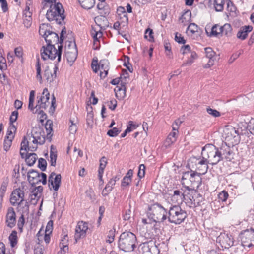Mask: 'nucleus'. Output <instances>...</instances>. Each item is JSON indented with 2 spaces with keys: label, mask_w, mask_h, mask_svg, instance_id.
Returning <instances> with one entry per match:
<instances>
[{
  "label": "nucleus",
  "mask_w": 254,
  "mask_h": 254,
  "mask_svg": "<svg viewBox=\"0 0 254 254\" xmlns=\"http://www.w3.org/2000/svg\"><path fill=\"white\" fill-rule=\"evenodd\" d=\"M220 27L218 24L213 25L211 28V31L209 33L207 31L208 28H206L205 30L207 34L210 37H217L219 35H222V31L220 29Z\"/></svg>",
  "instance_id": "obj_31"
},
{
  "label": "nucleus",
  "mask_w": 254,
  "mask_h": 254,
  "mask_svg": "<svg viewBox=\"0 0 254 254\" xmlns=\"http://www.w3.org/2000/svg\"><path fill=\"white\" fill-rule=\"evenodd\" d=\"M149 217L156 222H163L167 219V210L161 204L156 203L148 208Z\"/></svg>",
  "instance_id": "obj_5"
},
{
  "label": "nucleus",
  "mask_w": 254,
  "mask_h": 254,
  "mask_svg": "<svg viewBox=\"0 0 254 254\" xmlns=\"http://www.w3.org/2000/svg\"><path fill=\"white\" fill-rule=\"evenodd\" d=\"M16 214L12 207H9L7 209L6 215V223L10 228H13L16 224Z\"/></svg>",
  "instance_id": "obj_21"
},
{
  "label": "nucleus",
  "mask_w": 254,
  "mask_h": 254,
  "mask_svg": "<svg viewBox=\"0 0 254 254\" xmlns=\"http://www.w3.org/2000/svg\"><path fill=\"white\" fill-rule=\"evenodd\" d=\"M196 171L197 173L200 176L201 175H204L207 172L208 169V165H201V164H196Z\"/></svg>",
  "instance_id": "obj_43"
},
{
  "label": "nucleus",
  "mask_w": 254,
  "mask_h": 254,
  "mask_svg": "<svg viewBox=\"0 0 254 254\" xmlns=\"http://www.w3.org/2000/svg\"><path fill=\"white\" fill-rule=\"evenodd\" d=\"M199 194L195 193L194 195H190L189 200L187 203L190 207H196L199 205L200 200L198 199L201 196L198 197Z\"/></svg>",
  "instance_id": "obj_28"
},
{
  "label": "nucleus",
  "mask_w": 254,
  "mask_h": 254,
  "mask_svg": "<svg viewBox=\"0 0 254 254\" xmlns=\"http://www.w3.org/2000/svg\"><path fill=\"white\" fill-rule=\"evenodd\" d=\"M136 236L129 231L122 233L118 241L119 248L125 252H132L136 247Z\"/></svg>",
  "instance_id": "obj_1"
},
{
  "label": "nucleus",
  "mask_w": 254,
  "mask_h": 254,
  "mask_svg": "<svg viewBox=\"0 0 254 254\" xmlns=\"http://www.w3.org/2000/svg\"><path fill=\"white\" fill-rule=\"evenodd\" d=\"M189 181L191 182L193 188L198 189L201 184V178L196 171H193V174L191 175Z\"/></svg>",
  "instance_id": "obj_25"
},
{
  "label": "nucleus",
  "mask_w": 254,
  "mask_h": 254,
  "mask_svg": "<svg viewBox=\"0 0 254 254\" xmlns=\"http://www.w3.org/2000/svg\"><path fill=\"white\" fill-rule=\"evenodd\" d=\"M17 209L23 215H27L29 214V206L27 201H23L18 204Z\"/></svg>",
  "instance_id": "obj_29"
},
{
  "label": "nucleus",
  "mask_w": 254,
  "mask_h": 254,
  "mask_svg": "<svg viewBox=\"0 0 254 254\" xmlns=\"http://www.w3.org/2000/svg\"><path fill=\"white\" fill-rule=\"evenodd\" d=\"M240 238L241 240V244L240 245V248L241 247H250L254 243V229L251 228L247 229L241 233Z\"/></svg>",
  "instance_id": "obj_10"
},
{
  "label": "nucleus",
  "mask_w": 254,
  "mask_h": 254,
  "mask_svg": "<svg viewBox=\"0 0 254 254\" xmlns=\"http://www.w3.org/2000/svg\"><path fill=\"white\" fill-rule=\"evenodd\" d=\"M157 250L155 241L153 240L140 244L138 248L139 254H153Z\"/></svg>",
  "instance_id": "obj_12"
},
{
  "label": "nucleus",
  "mask_w": 254,
  "mask_h": 254,
  "mask_svg": "<svg viewBox=\"0 0 254 254\" xmlns=\"http://www.w3.org/2000/svg\"><path fill=\"white\" fill-rule=\"evenodd\" d=\"M70 122L71 123V125L69 127V132L71 134H74L77 130V127L75 124L73 123L71 120H70Z\"/></svg>",
  "instance_id": "obj_64"
},
{
  "label": "nucleus",
  "mask_w": 254,
  "mask_h": 254,
  "mask_svg": "<svg viewBox=\"0 0 254 254\" xmlns=\"http://www.w3.org/2000/svg\"><path fill=\"white\" fill-rule=\"evenodd\" d=\"M13 139H10L8 138L5 137L3 143V148L6 151H7L12 144Z\"/></svg>",
  "instance_id": "obj_54"
},
{
  "label": "nucleus",
  "mask_w": 254,
  "mask_h": 254,
  "mask_svg": "<svg viewBox=\"0 0 254 254\" xmlns=\"http://www.w3.org/2000/svg\"><path fill=\"white\" fill-rule=\"evenodd\" d=\"M198 26L194 23H190L188 26L187 28V32L188 33V34H190V33L191 34H193L196 32H198Z\"/></svg>",
  "instance_id": "obj_46"
},
{
  "label": "nucleus",
  "mask_w": 254,
  "mask_h": 254,
  "mask_svg": "<svg viewBox=\"0 0 254 254\" xmlns=\"http://www.w3.org/2000/svg\"><path fill=\"white\" fill-rule=\"evenodd\" d=\"M107 164V159L105 157H102L100 160V166L98 170H100V172H104V169Z\"/></svg>",
  "instance_id": "obj_51"
},
{
  "label": "nucleus",
  "mask_w": 254,
  "mask_h": 254,
  "mask_svg": "<svg viewBox=\"0 0 254 254\" xmlns=\"http://www.w3.org/2000/svg\"><path fill=\"white\" fill-rule=\"evenodd\" d=\"M65 56L69 63H73L76 59L77 50L74 42H69L68 45L65 47Z\"/></svg>",
  "instance_id": "obj_14"
},
{
  "label": "nucleus",
  "mask_w": 254,
  "mask_h": 254,
  "mask_svg": "<svg viewBox=\"0 0 254 254\" xmlns=\"http://www.w3.org/2000/svg\"><path fill=\"white\" fill-rule=\"evenodd\" d=\"M88 229V226L87 223L83 221H80L77 223L74 235L76 242L80 238L85 237Z\"/></svg>",
  "instance_id": "obj_18"
},
{
  "label": "nucleus",
  "mask_w": 254,
  "mask_h": 254,
  "mask_svg": "<svg viewBox=\"0 0 254 254\" xmlns=\"http://www.w3.org/2000/svg\"><path fill=\"white\" fill-rule=\"evenodd\" d=\"M35 135L34 139L33 140L32 142L34 143L39 144L40 145L43 144L45 142V134L44 132H42V134H40L39 136H36Z\"/></svg>",
  "instance_id": "obj_42"
},
{
  "label": "nucleus",
  "mask_w": 254,
  "mask_h": 254,
  "mask_svg": "<svg viewBox=\"0 0 254 254\" xmlns=\"http://www.w3.org/2000/svg\"><path fill=\"white\" fill-rule=\"evenodd\" d=\"M42 132H43L42 129L40 127H34L31 131L32 136L33 138V139H34L35 135L36 134V136H39L40 134H42Z\"/></svg>",
  "instance_id": "obj_57"
},
{
  "label": "nucleus",
  "mask_w": 254,
  "mask_h": 254,
  "mask_svg": "<svg viewBox=\"0 0 254 254\" xmlns=\"http://www.w3.org/2000/svg\"><path fill=\"white\" fill-rule=\"evenodd\" d=\"M24 14L25 15V17L27 18L24 20L23 23L26 27L28 28L31 26V24L32 14L31 12H29L28 14H27L26 13H25Z\"/></svg>",
  "instance_id": "obj_55"
},
{
  "label": "nucleus",
  "mask_w": 254,
  "mask_h": 254,
  "mask_svg": "<svg viewBox=\"0 0 254 254\" xmlns=\"http://www.w3.org/2000/svg\"><path fill=\"white\" fill-rule=\"evenodd\" d=\"M62 49V45H59L58 46V49H56L54 45L43 46L41 49V58L43 60H46L47 59L54 60L57 57L58 62H59L61 59Z\"/></svg>",
  "instance_id": "obj_3"
},
{
  "label": "nucleus",
  "mask_w": 254,
  "mask_h": 254,
  "mask_svg": "<svg viewBox=\"0 0 254 254\" xmlns=\"http://www.w3.org/2000/svg\"><path fill=\"white\" fill-rule=\"evenodd\" d=\"M171 200L173 203H179L182 202L184 198V194L182 191L179 190H175L172 194H170Z\"/></svg>",
  "instance_id": "obj_26"
},
{
  "label": "nucleus",
  "mask_w": 254,
  "mask_h": 254,
  "mask_svg": "<svg viewBox=\"0 0 254 254\" xmlns=\"http://www.w3.org/2000/svg\"><path fill=\"white\" fill-rule=\"evenodd\" d=\"M97 8L98 9L99 13L101 15H105L108 13V6H106L105 2H100L97 4Z\"/></svg>",
  "instance_id": "obj_39"
},
{
  "label": "nucleus",
  "mask_w": 254,
  "mask_h": 254,
  "mask_svg": "<svg viewBox=\"0 0 254 254\" xmlns=\"http://www.w3.org/2000/svg\"><path fill=\"white\" fill-rule=\"evenodd\" d=\"M192 174H193V171L191 170L190 171H186L184 172L183 173L182 177V184H184L185 183V180H190V178H191V175H192Z\"/></svg>",
  "instance_id": "obj_49"
},
{
  "label": "nucleus",
  "mask_w": 254,
  "mask_h": 254,
  "mask_svg": "<svg viewBox=\"0 0 254 254\" xmlns=\"http://www.w3.org/2000/svg\"><path fill=\"white\" fill-rule=\"evenodd\" d=\"M50 163L51 165L53 166H55L56 164V160H57V152L56 151H53L52 150L50 151Z\"/></svg>",
  "instance_id": "obj_52"
},
{
  "label": "nucleus",
  "mask_w": 254,
  "mask_h": 254,
  "mask_svg": "<svg viewBox=\"0 0 254 254\" xmlns=\"http://www.w3.org/2000/svg\"><path fill=\"white\" fill-rule=\"evenodd\" d=\"M202 155L206 156L208 162L214 166L217 164L221 160L217 148L210 144L206 145L202 150Z\"/></svg>",
  "instance_id": "obj_4"
},
{
  "label": "nucleus",
  "mask_w": 254,
  "mask_h": 254,
  "mask_svg": "<svg viewBox=\"0 0 254 254\" xmlns=\"http://www.w3.org/2000/svg\"><path fill=\"white\" fill-rule=\"evenodd\" d=\"M24 192L20 188L15 189L12 192L10 201L13 206H16L17 204L24 201Z\"/></svg>",
  "instance_id": "obj_16"
},
{
  "label": "nucleus",
  "mask_w": 254,
  "mask_h": 254,
  "mask_svg": "<svg viewBox=\"0 0 254 254\" xmlns=\"http://www.w3.org/2000/svg\"><path fill=\"white\" fill-rule=\"evenodd\" d=\"M168 219L170 223L180 224L184 222L187 216L186 212L178 205H174L170 208Z\"/></svg>",
  "instance_id": "obj_6"
},
{
  "label": "nucleus",
  "mask_w": 254,
  "mask_h": 254,
  "mask_svg": "<svg viewBox=\"0 0 254 254\" xmlns=\"http://www.w3.org/2000/svg\"><path fill=\"white\" fill-rule=\"evenodd\" d=\"M18 115V112L14 111L12 112L10 117V125H14L13 123L17 120Z\"/></svg>",
  "instance_id": "obj_62"
},
{
  "label": "nucleus",
  "mask_w": 254,
  "mask_h": 254,
  "mask_svg": "<svg viewBox=\"0 0 254 254\" xmlns=\"http://www.w3.org/2000/svg\"><path fill=\"white\" fill-rule=\"evenodd\" d=\"M229 145L225 142L222 144L220 147L217 148L221 160L226 159L227 161H231L234 158V153Z\"/></svg>",
  "instance_id": "obj_15"
},
{
  "label": "nucleus",
  "mask_w": 254,
  "mask_h": 254,
  "mask_svg": "<svg viewBox=\"0 0 254 254\" xmlns=\"http://www.w3.org/2000/svg\"><path fill=\"white\" fill-rule=\"evenodd\" d=\"M216 242L220 244L222 248L228 249L234 244L233 238L231 235L225 233L221 234L216 239Z\"/></svg>",
  "instance_id": "obj_17"
},
{
  "label": "nucleus",
  "mask_w": 254,
  "mask_h": 254,
  "mask_svg": "<svg viewBox=\"0 0 254 254\" xmlns=\"http://www.w3.org/2000/svg\"><path fill=\"white\" fill-rule=\"evenodd\" d=\"M115 231H116V230L115 228H113L112 229L110 230L109 231L108 235V240H107V241L109 243H111L114 241V237H115Z\"/></svg>",
  "instance_id": "obj_61"
},
{
  "label": "nucleus",
  "mask_w": 254,
  "mask_h": 254,
  "mask_svg": "<svg viewBox=\"0 0 254 254\" xmlns=\"http://www.w3.org/2000/svg\"><path fill=\"white\" fill-rule=\"evenodd\" d=\"M252 29L253 27L249 25L241 27L237 33V38L241 40H245L248 36V33L251 32Z\"/></svg>",
  "instance_id": "obj_27"
},
{
  "label": "nucleus",
  "mask_w": 254,
  "mask_h": 254,
  "mask_svg": "<svg viewBox=\"0 0 254 254\" xmlns=\"http://www.w3.org/2000/svg\"><path fill=\"white\" fill-rule=\"evenodd\" d=\"M145 166L144 164L140 165L138 172V176L141 179L144 177Z\"/></svg>",
  "instance_id": "obj_60"
},
{
  "label": "nucleus",
  "mask_w": 254,
  "mask_h": 254,
  "mask_svg": "<svg viewBox=\"0 0 254 254\" xmlns=\"http://www.w3.org/2000/svg\"><path fill=\"white\" fill-rule=\"evenodd\" d=\"M182 122L183 121L180 119L176 120L172 124V129L173 130L178 131L180 126Z\"/></svg>",
  "instance_id": "obj_59"
},
{
  "label": "nucleus",
  "mask_w": 254,
  "mask_h": 254,
  "mask_svg": "<svg viewBox=\"0 0 254 254\" xmlns=\"http://www.w3.org/2000/svg\"><path fill=\"white\" fill-rule=\"evenodd\" d=\"M206 111L208 114L213 117H219L221 116V113L216 109H213L208 107L206 108Z\"/></svg>",
  "instance_id": "obj_50"
},
{
  "label": "nucleus",
  "mask_w": 254,
  "mask_h": 254,
  "mask_svg": "<svg viewBox=\"0 0 254 254\" xmlns=\"http://www.w3.org/2000/svg\"><path fill=\"white\" fill-rule=\"evenodd\" d=\"M44 39L47 43V45H54V46L56 44H60L58 35L51 31L45 36Z\"/></svg>",
  "instance_id": "obj_23"
},
{
  "label": "nucleus",
  "mask_w": 254,
  "mask_h": 254,
  "mask_svg": "<svg viewBox=\"0 0 254 254\" xmlns=\"http://www.w3.org/2000/svg\"><path fill=\"white\" fill-rule=\"evenodd\" d=\"M223 137L226 143L233 146L240 141L238 131L232 126H226L223 130Z\"/></svg>",
  "instance_id": "obj_7"
},
{
  "label": "nucleus",
  "mask_w": 254,
  "mask_h": 254,
  "mask_svg": "<svg viewBox=\"0 0 254 254\" xmlns=\"http://www.w3.org/2000/svg\"><path fill=\"white\" fill-rule=\"evenodd\" d=\"M45 128L46 131L47 139L51 141L52 136H53V122L51 120H47L45 124Z\"/></svg>",
  "instance_id": "obj_30"
},
{
  "label": "nucleus",
  "mask_w": 254,
  "mask_h": 254,
  "mask_svg": "<svg viewBox=\"0 0 254 254\" xmlns=\"http://www.w3.org/2000/svg\"><path fill=\"white\" fill-rule=\"evenodd\" d=\"M30 147L28 146V141L25 137H24L23 139V140L21 143V148H20V155L22 158L25 157V155H26V152L27 151L30 150L31 151H33L36 150L37 147H33L32 149H30Z\"/></svg>",
  "instance_id": "obj_24"
},
{
  "label": "nucleus",
  "mask_w": 254,
  "mask_h": 254,
  "mask_svg": "<svg viewBox=\"0 0 254 254\" xmlns=\"http://www.w3.org/2000/svg\"><path fill=\"white\" fill-rule=\"evenodd\" d=\"M49 98L50 94L47 88H44L42 95L37 97V101L36 106L34 107V113L37 112L38 110H45L50 104Z\"/></svg>",
  "instance_id": "obj_9"
},
{
  "label": "nucleus",
  "mask_w": 254,
  "mask_h": 254,
  "mask_svg": "<svg viewBox=\"0 0 254 254\" xmlns=\"http://www.w3.org/2000/svg\"><path fill=\"white\" fill-rule=\"evenodd\" d=\"M16 131V127L14 125H10L7 131L5 137L10 139H13L14 138V134Z\"/></svg>",
  "instance_id": "obj_41"
},
{
  "label": "nucleus",
  "mask_w": 254,
  "mask_h": 254,
  "mask_svg": "<svg viewBox=\"0 0 254 254\" xmlns=\"http://www.w3.org/2000/svg\"><path fill=\"white\" fill-rule=\"evenodd\" d=\"M133 175V171L130 169L128 171L126 176L123 178L121 186L122 187H127L130 185L131 182V178Z\"/></svg>",
  "instance_id": "obj_33"
},
{
  "label": "nucleus",
  "mask_w": 254,
  "mask_h": 254,
  "mask_svg": "<svg viewBox=\"0 0 254 254\" xmlns=\"http://www.w3.org/2000/svg\"><path fill=\"white\" fill-rule=\"evenodd\" d=\"M153 34V30L150 28H148L146 30L144 38L148 39L149 41H152L154 39Z\"/></svg>",
  "instance_id": "obj_56"
},
{
  "label": "nucleus",
  "mask_w": 254,
  "mask_h": 254,
  "mask_svg": "<svg viewBox=\"0 0 254 254\" xmlns=\"http://www.w3.org/2000/svg\"><path fill=\"white\" fill-rule=\"evenodd\" d=\"M156 222L153 221L151 223H148L147 226H146L147 231L144 234V237L146 239L154 240L155 238L159 235L160 230Z\"/></svg>",
  "instance_id": "obj_13"
},
{
  "label": "nucleus",
  "mask_w": 254,
  "mask_h": 254,
  "mask_svg": "<svg viewBox=\"0 0 254 254\" xmlns=\"http://www.w3.org/2000/svg\"><path fill=\"white\" fill-rule=\"evenodd\" d=\"M47 162L45 159L40 158L38 160V167L42 171H44L46 169Z\"/></svg>",
  "instance_id": "obj_53"
},
{
  "label": "nucleus",
  "mask_w": 254,
  "mask_h": 254,
  "mask_svg": "<svg viewBox=\"0 0 254 254\" xmlns=\"http://www.w3.org/2000/svg\"><path fill=\"white\" fill-rule=\"evenodd\" d=\"M109 62L106 59L100 60L98 64L97 60H93L91 64V67L94 72L97 73L100 70V76L101 79L106 77L108 74L109 69Z\"/></svg>",
  "instance_id": "obj_8"
},
{
  "label": "nucleus",
  "mask_w": 254,
  "mask_h": 254,
  "mask_svg": "<svg viewBox=\"0 0 254 254\" xmlns=\"http://www.w3.org/2000/svg\"><path fill=\"white\" fill-rule=\"evenodd\" d=\"M81 6L84 9H89L95 4V0H78Z\"/></svg>",
  "instance_id": "obj_35"
},
{
  "label": "nucleus",
  "mask_w": 254,
  "mask_h": 254,
  "mask_svg": "<svg viewBox=\"0 0 254 254\" xmlns=\"http://www.w3.org/2000/svg\"><path fill=\"white\" fill-rule=\"evenodd\" d=\"M58 69L57 65H55L53 71L50 70L48 66H46L44 70V76L46 78L47 82L51 83L53 82L56 78V72Z\"/></svg>",
  "instance_id": "obj_22"
},
{
  "label": "nucleus",
  "mask_w": 254,
  "mask_h": 254,
  "mask_svg": "<svg viewBox=\"0 0 254 254\" xmlns=\"http://www.w3.org/2000/svg\"><path fill=\"white\" fill-rule=\"evenodd\" d=\"M24 158H25V161L27 164L29 166H32L35 163L37 159V156L35 153H31L25 155Z\"/></svg>",
  "instance_id": "obj_36"
},
{
  "label": "nucleus",
  "mask_w": 254,
  "mask_h": 254,
  "mask_svg": "<svg viewBox=\"0 0 254 254\" xmlns=\"http://www.w3.org/2000/svg\"><path fill=\"white\" fill-rule=\"evenodd\" d=\"M178 131L173 130L168 135L165 141L166 145H170L174 143L177 140Z\"/></svg>",
  "instance_id": "obj_34"
},
{
  "label": "nucleus",
  "mask_w": 254,
  "mask_h": 254,
  "mask_svg": "<svg viewBox=\"0 0 254 254\" xmlns=\"http://www.w3.org/2000/svg\"><path fill=\"white\" fill-rule=\"evenodd\" d=\"M120 132V130L116 127L110 129L107 132V134L111 137H115Z\"/></svg>",
  "instance_id": "obj_58"
},
{
  "label": "nucleus",
  "mask_w": 254,
  "mask_h": 254,
  "mask_svg": "<svg viewBox=\"0 0 254 254\" xmlns=\"http://www.w3.org/2000/svg\"><path fill=\"white\" fill-rule=\"evenodd\" d=\"M17 233L16 231H12L10 234L8 239L10 241V246L11 247H14L17 243Z\"/></svg>",
  "instance_id": "obj_40"
},
{
  "label": "nucleus",
  "mask_w": 254,
  "mask_h": 254,
  "mask_svg": "<svg viewBox=\"0 0 254 254\" xmlns=\"http://www.w3.org/2000/svg\"><path fill=\"white\" fill-rule=\"evenodd\" d=\"M34 98H35V91L34 90H31L30 92L28 109L29 110H30V111H32L33 113H34Z\"/></svg>",
  "instance_id": "obj_44"
},
{
  "label": "nucleus",
  "mask_w": 254,
  "mask_h": 254,
  "mask_svg": "<svg viewBox=\"0 0 254 254\" xmlns=\"http://www.w3.org/2000/svg\"><path fill=\"white\" fill-rule=\"evenodd\" d=\"M60 247L61 249H64L65 250H68L67 235H65L61 240V241L60 243Z\"/></svg>",
  "instance_id": "obj_47"
},
{
  "label": "nucleus",
  "mask_w": 254,
  "mask_h": 254,
  "mask_svg": "<svg viewBox=\"0 0 254 254\" xmlns=\"http://www.w3.org/2000/svg\"><path fill=\"white\" fill-rule=\"evenodd\" d=\"M28 179L32 184H37L42 182L43 185L47 183V175L44 173H39L37 171L31 170L28 173Z\"/></svg>",
  "instance_id": "obj_11"
},
{
  "label": "nucleus",
  "mask_w": 254,
  "mask_h": 254,
  "mask_svg": "<svg viewBox=\"0 0 254 254\" xmlns=\"http://www.w3.org/2000/svg\"><path fill=\"white\" fill-rule=\"evenodd\" d=\"M220 29L222 31V34H224L228 37L232 35V28L230 24H225L223 26L220 27Z\"/></svg>",
  "instance_id": "obj_37"
},
{
  "label": "nucleus",
  "mask_w": 254,
  "mask_h": 254,
  "mask_svg": "<svg viewBox=\"0 0 254 254\" xmlns=\"http://www.w3.org/2000/svg\"><path fill=\"white\" fill-rule=\"evenodd\" d=\"M15 55L19 58H22L23 56V48L21 47H16L14 49Z\"/></svg>",
  "instance_id": "obj_63"
},
{
  "label": "nucleus",
  "mask_w": 254,
  "mask_h": 254,
  "mask_svg": "<svg viewBox=\"0 0 254 254\" xmlns=\"http://www.w3.org/2000/svg\"><path fill=\"white\" fill-rule=\"evenodd\" d=\"M36 78L40 83H42V75L41 74V65L40 64L39 59H38L36 65Z\"/></svg>",
  "instance_id": "obj_48"
},
{
  "label": "nucleus",
  "mask_w": 254,
  "mask_h": 254,
  "mask_svg": "<svg viewBox=\"0 0 254 254\" xmlns=\"http://www.w3.org/2000/svg\"><path fill=\"white\" fill-rule=\"evenodd\" d=\"M191 12L190 10H187L183 13L179 21L184 26L187 25L191 20Z\"/></svg>",
  "instance_id": "obj_32"
},
{
  "label": "nucleus",
  "mask_w": 254,
  "mask_h": 254,
  "mask_svg": "<svg viewBox=\"0 0 254 254\" xmlns=\"http://www.w3.org/2000/svg\"><path fill=\"white\" fill-rule=\"evenodd\" d=\"M61 174H56L55 172H52L48 179L50 189H51V186L55 191H57L61 185Z\"/></svg>",
  "instance_id": "obj_19"
},
{
  "label": "nucleus",
  "mask_w": 254,
  "mask_h": 254,
  "mask_svg": "<svg viewBox=\"0 0 254 254\" xmlns=\"http://www.w3.org/2000/svg\"><path fill=\"white\" fill-rule=\"evenodd\" d=\"M206 57L209 59L207 63L203 65L204 68H208L213 66L216 60V54L210 47H207L205 49Z\"/></svg>",
  "instance_id": "obj_20"
},
{
  "label": "nucleus",
  "mask_w": 254,
  "mask_h": 254,
  "mask_svg": "<svg viewBox=\"0 0 254 254\" xmlns=\"http://www.w3.org/2000/svg\"><path fill=\"white\" fill-rule=\"evenodd\" d=\"M64 10L61 3L58 2L51 4L47 11L46 18L49 21H54L61 24L65 18Z\"/></svg>",
  "instance_id": "obj_2"
},
{
  "label": "nucleus",
  "mask_w": 254,
  "mask_h": 254,
  "mask_svg": "<svg viewBox=\"0 0 254 254\" xmlns=\"http://www.w3.org/2000/svg\"><path fill=\"white\" fill-rule=\"evenodd\" d=\"M50 27L48 24H42L39 27V34L43 37L44 38L50 32Z\"/></svg>",
  "instance_id": "obj_38"
},
{
  "label": "nucleus",
  "mask_w": 254,
  "mask_h": 254,
  "mask_svg": "<svg viewBox=\"0 0 254 254\" xmlns=\"http://www.w3.org/2000/svg\"><path fill=\"white\" fill-rule=\"evenodd\" d=\"M224 0H215L214 6L216 11H222L224 8Z\"/></svg>",
  "instance_id": "obj_45"
}]
</instances>
